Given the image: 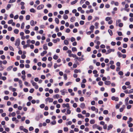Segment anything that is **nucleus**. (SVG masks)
I'll use <instances>...</instances> for the list:
<instances>
[{"label":"nucleus","instance_id":"nucleus-1","mask_svg":"<svg viewBox=\"0 0 133 133\" xmlns=\"http://www.w3.org/2000/svg\"><path fill=\"white\" fill-rule=\"evenodd\" d=\"M20 43V40L19 38L17 39L16 41L15 45L16 46H18Z\"/></svg>","mask_w":133,"mask_h":133},{"label":"nucleus","instance_id":"nucleus-17","mask_svg":"<svg viewBox=\"0 0 133 133\" xmlns=\"http://www.w3.org/2000/svg\"><path fill=\"white\" fill-rule=\"evenodd\" d=\"M74 72L75 73H78V72H81V71L80 70H77V69H75L74 70Z\"/></svg>","mask_w":133,"mask_h":133},{"label":"nucleus","instance_id":"nucleus-14","mask_svg":"<svg viewBox=\"0 0 133 133\" xmlns=\"http://www.w3.org/2000/svg\"><path fill=\"white\" fill-rule=\"evenodd\" d=\"M70 107L69 108H68L67 111H66V112L67 114H70L71 111L70 110Z\"/></svg>","mask_w":133,"mask_h":133},{"label":"nucleus","instance_id":"nucleus-10","mask_svg":"<svg viewBox=\"0 0 133 133\" xmlns=\"http://www.w3.org/2000/svg\"><path fill=\"white\" fill-rule=\"evenodd\" d=\"M104 83L105 85H109L111 84V82L110 81H105L104 82Z\"/></svg>","mask_w":133,"mask_h":133},{"label":"nucleus","instance_id":"nucleus-56","mask_svg":"<svg viewBox=\"0 0 133 133\" xmlns=\"http://www.w3.org/2000/svg\"><path fill=\"white\" fill-rule=\"evenodd\" d=\"M30 11L31 12L33 13H34L36 12L35 10L34 9H30Z\"/></svg>","mask_w":133,"mask_h":133},{"label":"nucleus","instance_id":"nucleus-45","mask_svg":"<svg viewBox=\"0 0 133 133\" xmlns=\"http://www.w3.org/2000/svg\"><path fill=\"white\" fill-rule=\"evenodd\" d=\"M75 41V39L74 37H72L71 39V41L72 42Z\"/></svg>","mask_w":133,"mask_h":133},{"label":"nucleus","instance_id":"nucleus-58","mask_svg":"<svg viewBox=\"0 0 133 133\" xmlns=\"http://www.w3.org/2000/svg\"><path fill=\"white\" fill-rule=\"evenodd\" d=\"M8 31H10L12 30V28L11 26H9L8 28Z\"/></svg>","mask_w":133,"mask_h":133},{"label":"nucleus","instance_id":"nucleus-30","mask_svg":"<svg viewBox=\"0 0 133 133\" xmlns=\"http://www.w3.org/2000/svg\"><path fill=\"white\" fill-rule=\"evenodd\" d=\"M58 58V56L56 55H54L53 57V58L55 60L57 59Z\"/></svg>","mask_w":133,"mask_h":133},{"label":"nucleus","instance_id":"nucleus-64","mask_svg":"<svg viewBox=\"0 0 133 133\" xmlns=\"http://www.w3.org/2000/svg\"><path fill=\"white\" fill-rule=\"evenodd\" d=\"M34 89L33 88H31L30 89V90L29 91V92L30 93H32L34 92Z\"/></svg>","mask_w":133,"mask_h":133},{"label":"nucleus","instance_id":"nucleus-11","mask_svg":"<svg viewBox=\"0 0 133 133\" xmlns=\"http://www.w3.org/2000/svg\"><path fill=\"white\" fill-rule=\"evenodd\" d=\"M113 127V125L112 124H110L109 125L107 128V130H109L110 129H111Z\"/></svg>","mask_w":133,"mask_h":133},{"label":"nucleus","instance_id":"nucleus-39","mask_svg":"<svg viewBox=\"0 0 133 133\" xmlns=\"http://www.w3.org/2000/svg\"><path fill=\"white\" fill-rule=\"evenodd\" d=\"M64 79L65 80H66L67 79V75L66 74H64L63 75Z\"/></svg>","mask_w":133,"mask_h":133},{"label":"nucleus","instance_id":"nucleus-7","mask_svg":"<svg viewBox=\"0 0 133 133\" xmlns=\"http://www.w3.org/2000/svg\"><path fill=\"white\" fill-rule=\"evenodd\" d=\"M76 59L78 60L79 61H81L84 60V59L82 58L78 57H77L76 58L74 59V60L75 61H76Z\"/></svg>","mask_w":133,"mask_h":133},{"label":"nucleus","instance_id":"nucleus-43","mask_svg":"<svg viewBox=\"0 0 133 133\" xmlns=\"http://www.w3.org/2000/svg\"><path fill=\"white\" fill-rule=\"evenodd\" d=\"M64 130L65 132H67L68 130V128L67 127H64Z\"/></svg>","mask_w":133,"mask_h":133},{"label":"nucleus","instance_id":"nucleus-5","mask_svg":"<svg viewBox=\"0 0 133 133\" xmlns=\"http://www.w3.org/2000/svg\"><path fill=\"white\" fill-rule=\"evenodd\" d=\"M62 107L63 108H65V107H66L67 108H69L70 107L69 104V103H66V104H65V103H63L62 105Z\"/></svg>","mask_w":133,"mask_h":133},{"label":"nucleus","instance_id":"nucleus-3","mask_svg":"<svg viewBox=\"0 0 133 133\" xmlns=\"http://www.w3.org/2000/svg\"><path fill=\"white\" fill-rule=\"evenodd\" d=\"M61 93V94L63 95H64L65 93H67L68 92L65 89H64L60 91Z\"/></svg>","mask_w":133,"mask_h":133},{"label":"nucleus","instance_id":"nucleus-27","mask_svg":"<svg viewBox=\"0 0 133 133\" xmlns=\"http://www.w3.org/2000/svg\"><path fill=\"white\" fill-rule=\"evenodd\" d=\"M53 97L54 98H56L58 99L59 98V95L58 94H57L56 95L54 96Z\"/></svg>","mask_w":133,"mask_h":133},{"label":"nucleus","instance_id":"nucleus-57","mask_svg":"<svg viewBox=\"0 0 133 133\" xmlns=\"http://www.w3.org/2000/svg\"><path fill=\"white\" fill-rule=\"evenodd\" d=\"M77 0H75L71 2V4H75L77 2Z\"/></svg>","mask_w":133,"mask_h":133},{"label":"nucleus","instance_id":"nucleus-46","mask_svg":"<svg viewBox=\"0 0 133 133\" xmlns=\"http://www.w3.org/2000/svg\"><path fill=\"white\" fill-rule=\"evenodd\" d=\"M98 23L97 22H96L95 23V25L96 26V29H97L98 28Z\"/></svg>","mask_w":133,"mask_h":133},{"label":"nucleus","instance_id":"nucleus-28","mask_svg":"<svg viewBox=\"0 0 133 133\" xmlns=\"http://www.w3.org/2000/svg\"><path fill=\"white\" fill-rule=\"evenodd\" d=\"M95 122V120L94 119H91L90 121V123L91 124H94Z\"/></svg>","mask_w":133,"mask_h":133},{"label":"nucleus","instance_id":"nucleus-60","mask_svg":"<svg viewBox=\"0 0 133 133\" xmlns=\"http://www.w3.org/2000/svg\"><path fill=\"white\" fill-rule=\"evenodd\" d=\"M72 124V122L71 121H69L66 123L67 125H71Z\"/></svg>","mask_w":133,"mask_h":133},{"label":"nucleus","instance_id":"nucleus-40","mask_svg":"<svg viewBox=\"0 0 133 133\" xmlns=\"http://www.w3.org/2000/svg\"><path fill=\"white\" fill-rule=\"evenodd\" d=\"M63 17L64 19H67L68 18V16L67 15H64Z\"/></svg>","mask_w":133,"mask_h":133},{"label":"nucleus","instance_id":"nucleus-22","mask_svg":"<svg viewBox=\"0 0 133 133\" xmlns=\"http://www.w3.org/2000/svg\"><path fill=\"white\" fill-rule=\"evenodd\" d=\"M95 28V26L94 25H91L90 28V29L91 30V31H93V30H94Z\"/></svg>","mask_w":133,"mask_h":133},{"label":"nucleus","instance_id":"nucleus-38","mask_svg":"<svg viewBox=\"0 0 133 133\" xmlns=\"http://www.w3.org/2000/svg\"><path fill=\"white\" fill-rule=\"evenodd\" d=\"M55 21L56 23L57 24L59 23V20L57 18H55Z\"/></svg>","mask_w":133,"mask_h":133},{"label":"nucleus","instance_id":"nucleus-55","mask_svg":"<svg viewBox=\"0 0 133 133\" xmlns=\"http://www.w3.org/2000/svg\"><path fill=\"white\" fill-rule=\"evenodd\" d=\"M76 111L78 112H80L81 110L80 108H77L76 109Z\"/></svg>","mask_w":133,"mask_h":133},{"label":"nucleus","instance_id":"nucleus-44","mask_svg":"<svg viewBox=\"0 0 133 133\" xmlns=\"http://www.w3.org/2000/svg\"><path fill=\"white\" fill-rule=\"evenodd\" d=\"M0 79H2L4 81H5L6 79V78L5 77V76L2 77L1 78H0Z\"/></svg>","mask_w":133,"mask_h":133},{"label":"nucleus","instance_id":"nucleus-62","mask_svg":"<svg viewBox=\"0 0 133 133\" xmlns=\"http://www.w3.org/2000/svg\"><path fill=\"white\" fill-rule=\"evenodd\" d=\"M73 107L75 108L77 107V104L76 103H74L73 105Z\"/></svg>","mask_w":133,"mask_h":133},{"label":"nucleus","instance_id":"nucleus-8","mask_svg":"<svg viewBox=\"0 0 133 133\" xmlns=\"http://www.w3.org/2000/svg\"><path fill=\"white\" fill-rule=\"evenodd\" d=\"M85 105L84 103H81L79 107L82 108L83 109L85 108Z\"/></svg>","mask_w":133,"mask_h":133},{"label":"nucleus","instance_id":"nucleus-16","mask_svg":"<svg viewBox=\"0 0 133 133\" xmlns=\"http://www.w3.org/2000/svg\"><path fill=\"white\" fill-rule=\"evenodd\" d=\"M75 20V17H71L70 18V21L71 22H74Z\"/></svg>","mask_w":133,"mask_h":133},{"label":"nucleus","instance_id":"nucleus-42","mask_svg":"<svg viewBox=\"0 0 133 133\" xmlns=\"http://www.w3.org/2000/svg\"><path fill=\"white\" fill-rule=\"evenodd\" d=\"M9 99V97L8 96H6L4 97V99L5 100H8Z\"/></svg>","mask_w":133,"mask_h":133},{"label":"nucleus","instance_id":"nucleus-24","mask_svg":"<svg viewBox=\"0 0 133 133\" xmlns=\"http://www.w3.org/2000/svg\"><path fill=\"white\" fill-rule=\"evenodd\" d=\"M44 7V5L43 4H41L39 5L37 8H43Z\"/></svg>","mask_w":133,"mask_h":133},{"label":"nucleus","instance_id":"nucleus-20","mask_svg":"<svg viewBox=\"0 0 133 133\" xmlns=\"http://www.w3.org/2000/svg\"><path fill=\"white\" fill-rule=\"evenodd\" d=\"M108 32H109V34H110V35L111 36H112L113 34L112 32V31L110 29H109L108 30Z\"/></svg>","mask_w":133,"mask_h":133},{"label":"nucleus","instance_id":"nucleus-6","mask_svg":"<svg viewBox=\"0 0 133 133\" xmlns=\"http://www.w3.org/2000/svg\"><path fill=\"white\" fill-rule=\"evenodd\" d=\"M115 51V49H109L107 50V52L106 53V54H108L110 53L111 51L114 52Z\"/></svg>","mask_w":133,"mask_h":133},{"label":"nucleus","instance_id":"nucleus-59","mask_svg":"<svg viewBox=\"0 0 133 133\" xmlns=\"http://www.w3.org/2000/svg\"><path fill=\"white\" fill-rule=\"evenodd\" d=\"M110 67L111 69H114L115 68V67L114 65H112L110 66Z\"/></svg>","mask_w":133,"mask_h":133},{"label":"nucleus","instance_id":"nucleus-4","mask_svg":"<svg viewBox=\"0 0 133 133\" xmlns=\"http://www.w3.org/2000/svg\"><path fill=\"white\" fill-rule=\"evenodd\" d=\"M111 99L112 100H114L115 101H118L119 100V98L118 97H115L114 96L112 97L111 98Z\"/></svg>","mask_w":133,"mask_h":133},{"label":"nucleus","instance_id":"nucleus-35","mask_svg":"<svg viewBox=\"0 0 133 133\" xmlns=\"http://www.w3.org/2000/svg\"><path fill=\"white\" fill-rule=\"evenodd\" d=\"M30 18V16L29 15H27L26 17V19L27 20H29Z\"/></svg>","mask_w":133,"mask_h":133},{"label":"nucleus","instance_id":"nucleus-2","mask_svg":"<svg viewBox=\"0 0 133 133\" xmlns=\"http://www.w3.org/2000/svg\"><path fill=\"white\" fill-rule=\"evenodd\" d=\"M53 99L52 98H50L49 97L46 98L45 99V101L46 102V103L48 101L49 103L52 102L53 101Z\"/></svg>","mask_w":133,"mask_h":133},{"label":"nucleus","instance_id":"nucleus-26","mask_svg":"<svg viewBox=\"0 0 133 133\" xmlns=\"http://www.w3.org/2000/svg\"><path fill=\"white\" fill-rule=\"evenodd\" d=\"M19 30L17 29H15L14 30V33L16 34H17L19 32Z\"/></svg>","mask_w":133,"mask_h":133},{"label":"nucleus","instance_id":"nucleus-25","mask_svg":"<svg viewBox=\"0 0 133 133\" xmlns=\"http://www.w3.org/2000/svg\"><path fill=\"white\" fill-rule=\"evenodd\" d=\"M117 54L119 57H122V54L120 52H117Z\"/></svg>","mask_w":133,"mask_h":133},{"label":"nucleus","instance_id":"nucleus-13","mask_svg":"<svg viewBox=\"0 0 133 133\" xmlns=\"http://www.w3.org/2000/svg\"><path fill=\"white\" fill-rule=\"evenodd\" d=\"M125 107V105H123L122 107L120 108L119 109L120 112H122L123 111Z\"/></svg>","mask_w":133,"mask_h":133},{"label":"nucleus","instance_id":"nucleus-18","mask_svg":"<svg viewBox=\"0 0 133 133\" xmlns=\"http://www.w3.org/2000/svg\"><path fill=\"white\" fill-rule=\"evenodd\" d=\"M43 49L45 50H47L48 49V48L46 44H44L43 45Z\"/></svg>","mask_w":133,"mask_h":133},{"label":"nucleus","instance_id":"nucleus-37","mask_svg":"<svg viewBox=\"0 0 133 133\" xmlns=\"http://www.w3.org/2000/svg\"><path fill=\"white\" fill-rule=\"evenodd\" d=\"M72 50L73 52L76 51H77V49L75 47H73L72 48Z\"/></svg>","mask_w":133,"mask_h":133},{"label":"nucleus","instance_id":"nucleus-15","mask_svg":"<svg viewBox=\"0 0 133 133\" xmlns=\"http://www.w3.org/2000/svg\"><path fill=\"white\" fill-rule=\"evenodd\" d=\"M47 53V52L46 51H44L42 52L41 54V56H43L45 54Z\"/></svg>","mask_w":133,"mask_h":133},{"label":"nucleus","instance_id":"nucleus-21","mask_svg":"<svg viewBox=\"0 0 133 133\" xmlns=\"http://www.w3.org/2000/svg\"><path fill=\"white\" fill-rule=\"evenodd\" d=\"M91 92H86V94L88 97H89L91 95Z\"/></svg>","mask_w":133,"mask_h":133},{"label":"nucleus","instance_id":"nucleus-49","mask_svg":"<svg viewBox=\"0 0 133 133\" xmlns=\"http://www.w3.org/2000/svg\"><path fill=\"white\" fill-rule=\"evenodd\" d=\"M118 26L120 27H122L123 26V23H119L118 24Z\"/></svg>","mask_w":133,"mask_h":133},{"label":"nucleus","instance_id":"nucleus-63","mask_svg":"<svg viewBox=\"0 0 133 133\" xmlns=\"http://www.w3.org/2000/svg\"><path fill=\"white\" fill-rule=\"evenodd\" d=\"M64 50H66L68 49V48L66 46H64L63 48Z\"/></svg>","mask_w":133,"mask_h":133},{"label":"nucleus","instance_id":"nucleus-33","mask_svg":"<svg viewBox=\"0 0 133 133\" xmlns=\"http://www.w3.org/2000/svg\"><path fill=\"white\" fill-rule=\"evenodd\" d=\"M30 25L32 26L35 25L34 24V21L33 20H32L30 22Z\"/></svg>","mask_w":133,"mask_h":133},{"label":"nucleus","instance_id":"nucleus-19","mask_svg":"<svg viewBox=\"0 0 133 133\" xmlns=\"http://www.w3.org/2000/svg\"><path fill=\"white\" fill-rule=\"evenodd\" d=\"M64 44L66 45H67L69 44V42L67 40L65 39L64 41Z\"/></svg>","mask_w":133,"mask_h":133},{"label":"nucleus","instance_id":"nucleus-41","mask_svg":"<svg viewBox=\"0 0 133 133\" xmlns=\"http://www.w3.org/2000/svg\"><path fill=\"white\" fill-rule=\"evenodd\" d=\"M24 25V22L22 23L21 24V29H23Z\"/></svg>","mask_w":133,"mask_h":133},{"label":"nucleus","instance_id":"nucleus-23","mask_svg":"<svg viewBox=\"0 0 133 133\" xmlns=\"http://www.w3.org/2000/svg\"><path fill=\"white\" fill-rule=\"evenodd\" d=\"M13 68V66H10L8 67L7 69V70L8 71H10Z\"/></svg>","mask_w":133,"mask_h":133},{"label":"nucleus","instance_id":"nucleus-52","mask_svg":"<svg viewBox=\"0 0 133 133\" xmlns=\"http://www.w3.org/2000/svg\"><path fill=\"white\" fill-rule=\"evenodd\" d=\"M59 91V89L58 88H56L54 90V92L55 93H57Z\"/></svg>","mask_w":133,"mask_h":133},{"label":"nucleus","instance_id":"nucleus-12","mask_svg":"<svg viewBox=\"0 0 133 133\" xmlns=\"http://www.w3.org/2000/svg\"><path fill=\"white\" fill-rule=\"evenodd\" d=\"M31 83H32V85L33 86H35L37 84V83L35 82H34L33 80H31L30 81Z\"/></svg>","mask_w":133,"mask_h":133},{"label":"nucleus","instance_id":"nucleus-54","mask_svg":"<svg viewBox=\"0 0 133 133\" xmlns=\"http://www.w3.org/2000/svg\"><path fill=\"white\" fill-rule=\"evenodd\" d=\"M56 122L55 121H53L51 123V124L52 125H54L56 124Z\"/></svg>","mask_w":133,"mask_h":133},{"label":"nucleus","instance_id":"nucleus-32","mask_svg":"<svg viewBox=\"0 0 133 133\" xmlns=\"http://www.w3.org/2000/svg\"><path fill=\"white\" fill-rule=\"evenodd\" d=\"M103 113L104 114L107 115L108 113V110H104L103 111Z\"/></svg>","mask_w":133,"mask_h":133},{"label":"nucleus","instance_id":"nucleus-50","mask_svg":"<svg viewBox=\"0 0 133 133\" xmlns=\"http://www.w3.org/2000/svg\"><path fill=\"white\" fill-rule=\"evenodd\" d=\"M96 108L94 106H92L91 107V110L93 111H95L96 109Z\"/></svg>","mask_w":133,"mask_h":133},{"label":"nucleus","instance_id":"nucleus-61","mask_svg":"<svg viewBox=\"0 0 133 133\" xmlns=\"http://www.w3.org/2000/svg\"><path fill=\"white\" fill-rule=\"evenodd\" d=\"M79 100L81 102H83L84 101V98L83 97H81L79 99Z\"/></svg>","mask_w":133,"mask_h":133},{"label":"nucleus","instance_id":"nucleus-53","mask_svg":"<svg viewBox=\"0 0 133 133\" xmlns=\"http://www.w3.org/2000/svg\"><path fill=\"white\" fill-rule=\"evenodd\" d=\"M111 91L112 92L114 93L115 92V89L114 88H112L111 89Z\"/></svg>","mask_w":133,"mask_h":133},{"label":"nucleus","instance_id":"nucleus-9","mask_svg":"<svg viewBox=\"0 0 133 133\" xmlns=\"http://www.w3.org/2000/svg\"><path fill=\"white\" fill-rule=\"evenodd\" d=\"M62 64L60 65H57L56 63H55L54 65V68L55 69H56L57 67H60L62 65Z\"/></svg>","mask_w":133,"mask_h":133},{"label":"nucleus","instance_id":"nucleus-47","mask_svg":"<svg viewBox=\"0 0 133 133\" xmlns=\"http://www.w3.org/2000/svg\"><path fill=\"white\" fill-rule=\"evenodd\" d=\"M13 22V20L12 19H11L8 22V23L9 24H11Z\"/></svg>","mask_w":133,"mask_h":133},{"label":"nucleus","instance_id":"nucleus-34","mask_svg":"<svg viewBox=\"0 0 133 133\" xmlns=\"http://www.w3.org/2000/svg\"><path fill=\"white\" fill-rule=\"evenodd\" d=\"M98 125H97L96 124H95L92 126V128L93 129L97 128V129Z\"/></svg>","mask_w":133,"mask_h":133},{"label":"nucleus","instance_id":"nucleus-51","mask_svg":"<svg viewBox=\"0 0 133 133\" xmlns=\"http://www.w3.org/2000/svg\"><path fill=\"white\" fill-rule=\"evenodd\" d=\"M78 117L79 118H81L83 117V116L81 114H78L77 115Z\"/></svg>","mask_w":133,"mask_h":133},{"label":"nucleus","instance_id":"nucleus-48","mask_svg":"<svg viewBox=\"0 0 133 133\" xmlns=\"http://www.w3.org/2000/svg\"><path fill=\"white\" fill-rule=\"evenodd\" d=\"M40 118L39 116H36L35 118L36 120L37 121H39L40 119Z\"/></svg>","mask_w":133,"mask_h":133},{"label":"nucleus","instance_id":"nucleus-29","mask_svg":"<svg viewBox=\"0 0 133 133\" xmlns=\"http://www.w3.org/2000/svg\"><path fill=\"white\" fill-rule=\"evenodd\" d=\"M52 65V62H50V63L47 65L48 66L49 68H51Z\"/></svg>","mask_w":133,"mask_h":133},{"label":"nucleus","instance_id":"nucleus-36","mask_svg":"<svg viewBox=\"0 0 133 133\" xmlns=\"http://www.w3.org/2000/svg\"><path fill=\"white\" fill-rule=\"evenodd\" d=\"M122 38V37H118L116 38V39L117 40H121Z\"/></svg>","mask_w":133,"mask_h":133},{"label":"nucleus","instance_id":"nucleus-31","mask_svg":"<svg viewBox=\"0 0 133 133\" xmlns=\"http://www.w3.org/2000/svg\"><path fill=\"white\" fill-rule=\"evenodd\" d=\"M111 17H107L105 18V20L107 21H109L111 20Z\"/></svg>","mask_w":133,"mask_h":133}]
</instances>
